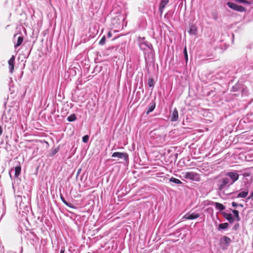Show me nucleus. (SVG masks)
<instances>
[{
	"mask_svg": "<svg viewBox=\"0 0 253 253\" xmlns=\"http://www.w3.org/2000/svg\"><path fill=\"white\" fill-rule=\"evenodd\" d=\"M183 177L187 179H189L196 181L200 180V175L194 172H186L184 173Z\"/></svg>",
	"mask_w": 253,
	"mask_h": 253,
	"instance_id": "f257e3e1",
	"label": "nucleus"
},
{
	"mask_svg": "<svg viewBox=\"0 0 253 253\" xmlns=\"http://www.w3.org/2000/svg\"><path fill=\"white\" fill-rule=\"evenodd\" d=\"M219 242L221 248L226 250L231 242V240L228 237L224 236L220 238Z\"/></svg>",
	"mask_w": 253,
	"mask_h": 253,
	"instance_id": "f03ea898",
	"label": "nucleus"
},
{
	"mask_svg": "<svg viewBox=\"0 0 253 253\" xmlns=\"http://www.w3.org/2000/svg\"><path fill=\"white\" fill-rule=\"evenodd\" d=\"M145 59L147 64L154 61V53L152 49H150L149 52L145 53Z\"/></svg>",
	"mask_w": 253,
	"mask_h": 253,
	"instance_id": "7ed1b4c3",
	"label": "nucleus"
},
{
	"mask_svg": "<svg viewBox=\"0 0 253 253\" xmlns=\"http://www.w3.org/2000/svg\"><path fill=\"white\" fill-rule=\"evenodd\" d=\"M227 4L230 8L237 11L243 12L246 10L245 7H244L243 6L239 5L234 3L228 2H227Z\"/></svg>",
	"mask_w": 253,
	"mask_h": 253,
	"instance_id": "20e7f679",
	"label": "nucleus"
},
{
	"mask_svg": "<svg viewBox=\"0 0 253 253\" xmlns=\"http://www.w3.org/2000/svg\"><path fill=\"white\" fill-rule=\"evenodd\" d=\"M112 157L118 158L119 159H123L126 162L128 160V156L126 153L123 152H114L112 155Z\"/></svg>",
	"mask_w": 253,
	"mask_h": 253,
	"instance_id": "39448f33",
	"label": "nucleus"
},
{
	"mask_svg": "<svg viewBox=\"0 0 253 253\" xmlns=\"http://www.w3.org/2000/svg\"><path fill=\"white\" fill-rule=\"evenodd\" d=\"M200 214L199 213L189 212L184 215L183 217V218L189 220H193L198 218L200 217Z\"/></svg>",
	"mask_w": 253,
	"mask_h": 253,
	"instance_id": "423d86ee",
	"label": "nucleus"
},
{
	"mask_svg": "<svg viewBox=\"0 0 253 253\" xmlns=\"http://www.w3.org/2000/svg\"><path fill=\"white\" fill-rule=\"evenodd\" d=\"M229 182L228 177H224L220 179L218 181V187L219 190H222L224 187Z\"/></svg>",
	"mask_w": 253,
	"mask_h": 253,
	"instance_id": "0eeeda50",
	"label": "nucleus"
},
{
	"mask_svg": "<svg viewBox=\"0 0 253 253\" xmlns=\"http://www.w3.org/2000/svg\"><path fill=\"white\" fill-rule=\"evenodd\" d=\"M226 175L229 176L232 180V182L231 184L234 183L239 178V174L235 172H229L226 174Z\"/></svg>",
	"mask_w": 253,
	"mask_h": 253,
	"instance_id": "6e6552de",
	"label": "nucleus"
},
{
	"mask_svg": "<svg viewBox=\"0 0 253 253\" xmlns=\"http://www.w3.org/2000/svg\"><path fill=\"white\" fill-rule=\"evenodd\" d=\"M170 120L171 122H175L178 120V111L176 108H175L172 112L171 113V114L170 115Z\"/></svg>",
	"mask_w": 253,
	"mask_h": 253,
	"instance_id": "1a4fd4ad",
	"label": "nucleus"
},
{
	"mask_svg": "<svg viewBox=\"0 0 253 253\" xmlns=\"http://www.w3.org/2000/svg\"><path fill=\"white\" fill-rule=\"evenodd\" d=\"M169 1V0H161L159 5V11L161 14L163 13L164 9Z\"/></svg>",
	"mask_w": 253,
	"mask_h": 253,
	"instance_id": "9d476101",
	"label": "nucleus"
},
{
	"mask_svg": "<svg viewBox=\"0 0 253 253\" xmlns=\"http://www.w3.org/2000/svg\"><path fill=\"white\" fill-rule=\"evenodd\" d=\"M14 171V176L15 177H18V176L20 174L21 172V167L20 166H17L15 167L14 169H12L9 172V175L11 177V172Z\"/></svg>",
	"mask_w": 253,
	"mask_h": 253,
	"instance_id": "9b49d317",
	"label": "nucleus"
},
{
	"mask_svg": "<svg viewBox=\"0 0 253 253\" xmlns=\"http://www.w3.org/2000/svg\"><path fill=\"white\" fill-rule=\"evenodd\" d=\"M14 60L15 57L14 56H12L8 60V65L9 67V71L10 73L13 72V70L14 69Z\"/></svg>",
	"mask_w": 253,
	"mask_h": 253,
	"instance_id": "f8f14e48",
	"label": "nucleus"
},
{
	"mask_svg": "<svg viewBox=\"0 0 253 253\" xmlns=\"http://www.w3.org/2000/svg\"><path fill=\"white\" fill-rule=\"evenodd\" d=\"M197 27L195 25H191L190 26L189 30L188 31L189 33L191 35H195L197 33Z\"/></svg>",
	"mask_w": 253,
	"mask_h": 253,
	"instance_id": "ddd939ff",
	"label": "nucleus"
},
{
	"mask_svg": "<svg viewBox=\"0 0 253 253\" xmlns=\"http://www.w3.org/2000/svg\"><path fill=\"white\" fill-rule=\"evenodd\" d=\"M214 205L216 209L218 210L219 211H222L225 209V207L219 203L214 202Z\"/></svg>",
	"mask_w": 253,
	"mask_h": 253,
	"instance_id": "4468645a",
	"label": "nucleus"
},
{
	"mask_svg": "<svg viewBox=\"0 0 253 253\" xmlns=\"http://www.w3.org/2000/svg\"><path fill=\"white\" fill-rule=\"evenodd\" d=\"M223 216L230 223H232L234 221V219L231 213H224Z\"/></svg>",
	"mask_w": 253,
	"mask_h": 253,
	"instance_id": "2eb2a0df",
	"label": "nucleus"
},
{
	"mask_svg": "<svg viewBox=\"0 0 253 253\" xmlns=\"http://www.w3.org/2000/svg\"><path fill=\"white\" fill-rule=\"evenodd\" d=\"M155 108V103H151L147 109L146 113V115H148L150 112H152Z\"/></svg>",
	"mask_w": 253,
	"mask_h": 253,
	"instance_id": "dca6fc26",
	"label": "nucleus"
},
{
	"mask_svg": "<svg viewBox=\"0 0 253 253\" xmlns=\"http://www.w3.org/2000/svg\"><path fill=\"white\" fill-rule=\"evenodd\" d=\"M60 199L61 200V201H62V202L65 205H66L67 206L69 207H70L71 208H74V207L73 206V204H71V203H68L65 199V198L63 197V196L61 195H60Z\"/></svg>",
	"mask_w": 253,
	"mask_h": 253,
	"instance_id": "f3484780",
	"label": "nucleus"
},
{
	"mask_svg": "<svg viewBox=\"0 0 253 253\" xmlns=\"http://www.w3.org/2000/svg\"><path fill=\"white\" fill-rule=\"evenodd\" d=\"M241 86L242 85L241 84H237L232 87L231 91L232 92L237 91L241 89Z\"/></svg>",
	"mask_w": 253,
	"mask_h": 253,
	"instance_id": "a211bd4d",
	"label": "nucleus"
},
{
	"mask_svg": "<svg viewBox=\"0 0 253 253\" xmlns=\"http://www.w3.org/2000/svg\"><path fill=\"white\" fill-rule=\"evenodd\" d=\"M23 41V37L22 36H19L17 39V42L15 43L14 46L15 48H17L18 46H20Z\"/></svg>",
	"mask_w": 253,
	"mask_h": 253,
	"instance_id": "6ab92c4d",
	"label": "nucleus"
},
{
	"mask_svg": "<svg viewBox=\"0 0 253 253\" xmlns=\"http://www.w3.org/2000/svg\"><path fill=\"white\" fill-rule=\"evenodd\" d=\"M248 194V190L244 191H242L241 192H240L238 194L237 197L238 198H245V197H247Z\"/></svg>",
	"mask_w": 253,
	"mask_h": 253,
	"instance_id": "aec40b11",
	"label": "nucleus"
},
{
	"mask_svg": "<svg viewBox=\"0 0 253 253\" xmlns=\"http://www.w3.org/2000/svg\"><path fill=\"white\" fill-rule=\"evenodd\" d=\"M169 181L170 182H173V183H174L175 184H181L182 183L181 181L180 180H179L178 179H176V178H175L174 177H173L170 178L169 179Z\"/></svg>",
	"mask_w": 253,
	"mask_h": 253,
	"instance_id": "412c9836",
	"label": "nucleus"
},
{
	"mask_svg": "<svg viewBox=\"0 0 253 253\" xmlns=\"http://www.w3.org/2000/svg\"><path fill=\"white\" fill-rule=\"evenodd\" d=\"M77 117L75 114H72L67 118V120L69 122H73L76 120Z\"/></svg>",
	"mask_w": 253,
	"mask_h": 253,
	"instance_id": "4be33fe9",
	"label": "nucleus"
},
{
	"mask_svg": "<svg viewBox=\"0 0 253 253\" xmlns=\"http://www.w3.org/2000/svg\"><path fill=\"white\" fill-rule=\"evenodd\" d=\"M228 223H221L218 226V229H225L227 228L228 227Z\"/></svg>",
	"mask_w": 253,
	"mask_h": 253,
	"instance_id": "5701e85b",
	"label": "nucleus"
},
{
	"mask_svg": "<svg viewBox=\"0 0 253 253\" xmlns=\"http://www.w3.org/2000/svg\"><path fill=\"white\" fill-rule=\"evenodd\" d=\"M148 84L149 86L150 87L154 86L155 82L154 79L152 78H149Z\"/></svg>",
	"mask_w": 253,
	"mask_h": 253,
	"instance_id": "b1692460",
	"label": "nucleus"
},
{
	"mask_svg": "<svg viewBox=\"0 0 253 253\" xmlns=\"http://www.w3.org/2000/svg\"><path fill=\"white\" fill-rule=\"evenodd\" d=\"M232 212H233V214H234L235 216L236 217V220L237 221H239L240 220V218L239 217L238 211L236 210H233L232 211Z\"/></svg>",
	"mask_w": 253,
	"mask_h": 253,
	"instance_id": "393cba45",
	"label": "nucleus"
},
{
	"mask_svg": "<svg viewBox=\"0 0 253 253\" xmlns=\"http://www.w3.org/2000/svg\"><path fill=\"white\" fill-rule=\"evenodd\" d=\"M83 141L84 143H87L89 140V136L87 135L84 136L82 138Z\"/></svg>",
	"mask_w": 253,
	"mask_h": 253,
	"instance_id": "a878e982",
	"label": "nucleus"
},
{
	"mask_svg": "<svg viewBox=\"0 0 253 253\" xmlns=\"http://www.w3.org/2000/svg\"><path fill=\"white\" fill-rule=\"evenodd\" d=\"M105 40H106L105 36H103L99 42V44L102 45H104L105 43Z\"/></svg>",
	"mask_w": 253,
	"mask_h": 253,
	"instance_id": "bb28decb",
	"label": "nucleus"
},
{
	"mask_svg": "<svg viewBox=\"0 0 253 253\" xmlns=\"http://www.w3.org/2000/svg\"><path fill=\"white\" fill-rule=\"evenodd\" d=\"M183 52H184V57L185 58V60L186 61H187L188 60V54H187V50H186V47H185V48L184 49V51H183Z\"/></svg>",
	"mask_w": 253,
	"mask_h": 253,
	"instance_id": "cd10ccee",
	"label": "nucleus"
},
{
	"mask_svg": "<svg viewBox=\"0 0 253 253\" xmlns=\"http://www.w3.org/2000/svg\"><path fill=\"white\" fill-rule=\"evenodd\" d=\"M58 151V148H55L54 149H53V150H52V152H51V155L52 156H53Z\"/></svg>",
	"mask_w": 253,
	"mask_h": 253,
	"instance_id": "c85d7f7f",
	"label": "nucleus"
},
{
	"mask_svg": "<svg viewBox=\"0 0 253 253\" xmlns=\"http://www.w3.org/2000/svg\"><path fill=\"white\" fill-rule=\"evenodd\" d=\"M232 205L233 207H237L238 206L239 204H237L236 203L234 202H233L232 203Z\"/></svg>",
	"mask_w": 253,
	"mask_h": 253,
	"instance_id": "c756f323",
	"label": "nucleus"
},
{
	"mask_svg": "<svg viewBox=\"0 0 253 253\" xmlns=\"http://www.w3.org/2000/svg\"><path fill=\"white\" fill-rule=\"evenodd\" d=\"M252 198H253V191L252 192L250 195L248 197L247 200H249Z\"/></svg>",
	"mask_w": 253,
	"mask_h": 253,
	"instance_id": "7c9ffc66",
	"label": "nucleus"
},
{
	"mask_svg": "<svg viewBox=\"0 0 253 253\" xmlns=\"http://www.w3.org/2000/svg\"><path fill=\"white\" fill-rule=\"evenodd\" d=\"M65 252V248L64 247H62L61 249V250H60V253H64Z\"/></svg>",
	"mask_w": 253,
	"mask_h": 253,
	"instance_id": "2f4dec72",
	"label": "nucleus"
},
{
	"mask_svg": "<svg viewBox=\"0 0 253 253\" xmlns=\"http://www.w3.org/2000/svg\"><path fill=\"white\" fill-rule=\"evenodd\" d=\"M235 0L240 3H243V2H245V0Z\"/></svg>",
	"mask_w": 253,
	"mask_h": 253,
	"instance_id": "473e14b6",
	"label": "nucleus"
},
{
	"mask_svg": "<svg viewBox=\"0 0 253 253\" xmlns=\"http://www.w3.org/2000/svg\"><path fill=\"white\" fill-rule=\"evenodd\" d=\"M107 36H108V38H111V37H112V34H111V33L110 32H109L108 33V35H107Z\"/></svg>",
	"mask_w": 253,
	"mask_h": 253,
	"instance_id": "72a5a7b5",
	"label": "nucleus"
},
{
	"mask_svg": "<svg viewBox=\"0 0 253 253\" xmlns=\"http://www.w3.org/2000/svg\"><path fill=\"white\" fill-rule=\"evenodd\" d=\"M2 131H3L2 128L1 126H0V136L1 135Z\"/></svg>",
	"mask_w": 253,
	"mask_h": 253,
	"instance_id": "f704fd0d",
	"label": "nucleus"
},
{
	"mask_svg": "<svg viewBox=\"0 0 253 253\" xmlns=\"http://www.w3.org/2000/svg\"><path fill=\"white\" fill-rule=\"evenodd\" d=\"M243 175L244 176H249L250 175V173L246 172L243 174Z\"/></svg>",
	"mask_w": 253,
	"mask_h": 253,
	"instance_id": "c9c22d12",
	"label": "nucleus"
},
{
	"mask_svg": "<svg viewBox=\"0 0 253 253\" xmlns=\"http://www.w3.org/2000/svg\"><path fill=\"white\" fill-rule=\"evenodd\" d=\"M243 3H247V4H250L251 3L250 2H249L248 1L245 0V2H243Z\"/></svg>",
	"mask_w": 253,
	"mask_h": 253,
	"instance_id": "e433bc0d",
	"label": "nucleus"
},
{
	"mask_svg": "<svg viewBox=\"0 0 253 253\" xmlns=\"http://www.w3.org/2000/svg\"><path fill=\"white\" fill-rule=\"evenodd\" d=\"M81 170V169H79V170H78V173H77V174H78V175L80 173V172Z\"/></svg>",
	"mask_w": 253,
	"mask_h": 253,
	"instance_id": "4c0bfd02",
	"label": "nucleus"
},
{
	"mask_svg": "<svg viewBox=\"0 0 253 253\" xmlns=\"http://www.w3.org/2000/svg\"><path fill=\"white\" fill-rule=\"evenodd\" d=\"M238 206H240V207L243 208V205H242V204H239Z\"/></svg>",
	"mask_w": 253,
	"mask_h": 253,
	"instance_id": "58836bf2",
	"label": "nucleus"
},
{
	"mask_svg": "<svg viewBox=\"0 0 253 253\" xmlns=\"http://www.w3.org/2000/svg\"><path fill=\"white\" fill-rule=\"evenodd\" d=\"M213 18H214V19H217V16H214Z\"/></svg>",
	"mask_w": 253,
	"mask_h": 253,
	"instance_id": "ea45409f",
	"label": "nucleus"
},
{
	"mask_svg": "<svg viewBox=\"0 0 253 253\" xmlns=\"http://www.w3.org/2000/svg\"><path fill=\"white\" fill-rule=\"evenodd\" d=\"M111 48V49H113V47H110L109 49Z\"/></svg>",
	"mask_w": 253,
	"mask_h": 253,
	"instance_id": "a19ab883",
	"label": "nucleus"
}]
</instances>
